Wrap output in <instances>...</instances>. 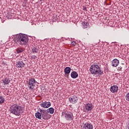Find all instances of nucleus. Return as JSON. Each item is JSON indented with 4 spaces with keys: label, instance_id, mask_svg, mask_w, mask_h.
Returning a JSON list of instances; mask_svg holds the SVG:
<instances>
[{
    "label": "nucleus",
    "instance_id": "obj_8",
    "mask_svg": "<svg viewBox=\"0 0 129 129\" xmlns=\"http://www.w3.org/2000/svg\"><path fill=\"white\" fill-rule=\"evenodd\" d=\"M40 106L43 108H49L51 106L50 102H44L40 104Z\"/></svg>",
    "mask_w": 129,
    "mask_h": 129
},
{
    "label": "nucleus",
    "instance_id": "obj_17",
    "mask_svg": "<svg viewBox=\"0 0 129 129\" xmlns=\"http://www.w3.org/2000/svg\"><path fill=\"white\" fill-rule=\"evenodd\" d=\"M3 83L4 84V85H8L10 84V79L8 78H6L5 79L3 80Z\"/></svg>",
    "mask_w": 129,
    "mask_h": 129
},
{
    "label": "nucleus",
    "instance_id": "obj_13",
    "mask_svg": "<svg viewBox=\"0 0 129 129\" xmlns=\"http://www.w3.org/2000/svg\"><path fill=\"white\" fill-rule=\"evenodd\" d=\"M118 64H119V60H118V59L115 58L112 60V66H113V67H117Z\"/></svg>",
    "mask_w": 129,
    "mask_h": 129
},
{
    "label": "nucleus",
    "instance_id": "obj_11",
    "mask_svg": "<svg viewBox=\"0 0 129 129\" xmlns=\"http://www.w3.org/2000/svg\"><path fill=\"white\" fill-rule=\"evenodd\" d=\"M85 108L86 110H87L88 111H90V110L93 109V104H92V103H88L85 105Z\"/></svg>",
    "mask_w": 129,
    "mask_h": 129
},
{
    "label": "nucleus",
    "instance_id": "obj_15",
    "mask_svg": "<svg viewBox=\"0 0 129 129\" xmlns=\"http://www.w3.org/2000/svg\"><path fill=\"white\" fill-rule=\"evenodd\" d=\"M71 76L73 79H76V78L78 77V74L77 72L74 71L71 73Z\"/></svg>",
    "mask_w": 129,
    "mask_h": 129
},
{
    "label": "nucleus",
    "instance_id": "obj_26",
    "mask_svg": "<svg viewBox=\"0 0 129 129\" xmlns=\"http://www.w3.org/2000/svg\"><path fill=\"white\" fill-rule=\"evenodd\" d=\"M7 17H8V18L9 19H10V18H11V17H10V16H9V15H7Z\"/></svg>",
    "mask_w": 129,
    "mask_h": 129
},
{
    "label": "nucleus",
    "instance_id": "obj_18",
    "mask_svg": "<svg viewBox=\"0 0 129 129\" xmlns=\"http://www.w3.org/2000/svg\"><path fill=\"white\" fill-rule=\"evenodd\" d=\"M64 74H70L71 71V68L70 67H66L64 69Z\"/></svg>",
    "mask_w": 129,
    "mask_h": 129
},
{
    "label": "nucleus",
    "instance_id": "obj_5",
    "mask_svg": "<svg viewBox=\"0 0 129 129\" xmlns=\"http://www.w3.org/2000/svg\"><path fill=\"white\" fill-rule=\"evenodd\" d=\"M39 111L41 114V118L45 120H48L51 118V115L48 114L47 112L45 110H42V109H39Z\"/></svg>",
    "mask_w": 129,
    "mask_h": 129
},
{
    "label": "nucleus",
    "instance_id": "obj_2",
    "mask_svg": "<svg viewBox=\"0 0 129 129\" xmlns=\"http://www.w3.org/2000/svg\"><path fill=\"white\" fill-rule=\"evenodd\" d=\"M9 110L10 113L16 115V116H20L23 111V108L19 104H13L10 106Z\"/></svg>",
    "mask_w": 129,
    "mask_h": 129
},
{
    "label": "nucleus",
    "instance_id": "obj_16",
    "mask_svg": "<svg viewBox=\"0 0 129 129\" xmlns=\"http://www.w3.org/2000/svg\"><path fill=\"white\" fill-rule=\"evenodd\" d=\"M82 25L83 26V29H88L90 27V26H89V23H88V22H83L82 23Z\"/></svg>",
    "mask_w": 129,
    "mask_h": 129
},
{
    "label": "nucleus",
    "instance_id": "obj_6",
    "mask_svg": "<svg viewBox=\"0 0 129 129\" xmlns=\"http://www.w3.org/2000/svg\"><path fill=\"white\" fill-rule=\"evenodd\" d=\"M35 83H36V80H35V78H31L27 83V86L28 88L31 90H33V89L35 88Z\"/></svg>",
    "mask_w": 129,
    "mask_h": 129
},
{
    "label": "nucleus",
    "instance_id": "obj_14",
    "mask_svg": "<svg viewBox=\"0 0 129 129\" xmlns=\"http://www.w3.org/2000/svg\"><path fill=\"white\" fill-rule=\"evenodd\" d=\"M31 49H32V53H38V52L39 51V47H38L35 45L34 46H32V47H31Z\"/></svg>",
    "mask_w": 129,
    "mask_h": 129
},
{
    "label": "nucleus",
    "instance_id": "obj_10",
    "mask_svg": "<svg viewBox=\"0 0 129 129\" xmlns=\"http://www.w3.org/2000/svg\"><path fill=\"white\" fill-rule=\"evenodd\" d=\"M25 65L26 64L23 61H19L17 62L16 66L17 68H23Z\"/></svg>",
    "mask_w": 129,
    "mask_h": 129
},
{
    "label": "nucleus",
    "instance_id": "obj_1",
    "mask_svg": "<svg viewBox=\"0 0 129 129\" xmlns=\"http://www.w3.org/2000/svg\"><path fill=\"white\" fill-rule=\"evenodd\" d=\"M16 43L21 46H25L29 43V37L26 34L20 33L17 35Z\"/></svg>",
    "mask_w": 129,
    "mask_h": 129
},
{
    "label": "nucleus",
    "instance_id": "obj_25",
    "mask_svg": "<svg viewBox=\"0 0 129 129\" xmlns=\"http://www.w3.org/2000/svg\"><path fill=\"white\" fill-rule=\"evenodd\" d=\"M118 69L120 71H121V69H122V68L121 67H120L118 68Z\"/></svg>",
    "mask_w": 129,
    "mask_h": 129
},
{
    "label": "nucleus",
    "instance_id": "obj_19",
    "mask_svg": "<svg viewBox=\"0 0 129 129\" xmlns=\"http://www.w3.org/2000/svg\"><path fill=\"white\" fill-rule=\"evenodd\" d=\"M35 116L36 118H38V119H42V115L41 114V112L35 113Z\"/></svg>",
    "mask_w": 129,
    "mask_h": 129
},
{
    "label": "nucleus",
    "instance_id": "obj_9",
    "mask_svg": "<svg viewBox=\"0 0 129 129\" xmlns=\"http://www.w3.org/2000/svg\"><path fill=\"white\" fill-rule=\"evenodd\" d=\"M84 129H93V125L89 122H87L84 124Z\"/></svg>",
    "mask_w": 129,
    "mask_h": 129
},
{
    "label": "nucleus",
    "instance_id": "obj_22",
    "mask_svg": "<svg viewBox=\"0 0 129 129\" xmlns=\"http://www.w3.org/2000/svg\"><path fill=\"white\" fill-rule=\"evenodd\" d=\"M5 102V98L3 96H0V104H3Z\"/></svg>",
    "mask_w": 129,
    "mask_h": 129
},
{
    "label": "nucleus",
    "instance_id": "obj_21",
    "mask_svg": "<svg viewBox=\"0 0 129 129\" xmlns=\"http://www.w3.org/2000/svg\"><path fill=\"white\" fill-rule=\"evenodd\" d=\"M16 52L17 53H18V54H20V53L24 52V49L22 48H17V49L16 50Z\"/></svg>",
    "mask_w": 129,
    "mask_h": 129
},
{
    "label": "nucleus",
    "instance_id": "obj_4",
    "mask_svg": "<svg viewBox=\"0 0 129 129\" xmlns=\"http://www.w3.org/2000/svg\"><path fill=\"white\" fill-rule=\"evenodd\" d=\"M61 116L64 117L68 121H72L74 118L73 113L67 111H63L61 113Z\"/></svg>",
    "mask_w": 129,
    "mask_h": 129
},
{
    "label": "nucleus",
    "instance_id": "obj_3",
    "mask_svg": "<svg viewBox=\"0 0 129 129\" xmlns=\"http://www.w3.org/2000/svg\"><path fill=\"white\" fill-rule=\"evenodd\" d=\"M90 72H91V74H94V75H96V74L102 75L103 74V71L100 69V67L97 64L91 66L90 68Z\"/></svg>",
    "mask_w": 129,
    "mask_h": 129
},
{
    "label": "nucleus",
    "instance_id": "obj_24",
    "mask_svg": "<svg viewBox=\"0 0 129 129\" xmlns=\"http://www.w3.org/2000/svg\"><path fill=\"white\" fill-rule=\"evenodd\" d=\"M72 44L73 45V46H75L76 45V42L75 41L72 42Z\"/></svg>",
    "mask_w": 129,
    "mask_h": 129
},
{
    "label": "nucleus",
    "instance_id": "obj_7",
    "mask_svg": "<svg viewBox=\"0 0 129 129\" xmlns=\"http://www.w3.org/2000/svg\"><path fill=\"white\" fill-rule=\"evenodd\" d=\"M69 100L73 104H75V103H77V101H78V97L74 95L70 98Z\"/></svg>",
    "mask_w": 129,
    "mask_h": 129
},
{
    "label": "nucleus",
    "instance_id": "obj_20",
    "mask_svg": "<svg viewBox=\"0 0 129 129\" xmlns=\"http://www.w3.org/2000/svg\"><path fill=\"white\" fill-rule=\"evenodd\" d=\"M54 108L53 107H50L47 109L46 111L48 113H50V114H53L54 113Z\"/></svg>",
    "mask_w": 129,
    "mask_h": 129
},
{
    "label": "nucleus",
    "instance_id": "obj_23",
    "mask_svg": "<svg viewBox=\"0 0 129 129\" xmlns=\"http://www.w3.org/2000/svg\"><path fill=\"white\" fill-rule=\"evenodd\" d=\"M32 59H33V60H35V59H37V56L36 55H32L31 56Z\"/></svg>",
    "mask_w": 129,
    "mask_h": 129
},
{
    "label": "nucleus",
    "instance_id": "obj_12",
    "mask_svg": "<svg viewBox=\"0 0 129 129\" xmlns=\"http://www.w3.org/2000/svg\"><path fill=\"white\" fill-rule=\"evenodd\" d=\"M110 91L111 92H112V93L117 92V91H118V87L116 85L112 86L110 88Z\"/></svg>",
    "mask_w": 129,
    "mask_h": 129
}]
</instances>
